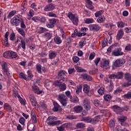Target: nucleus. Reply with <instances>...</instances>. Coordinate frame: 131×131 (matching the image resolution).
<instances>
[{"mask_svg": "<svg viewBox=\"0 0 131 131\" xmlns=\"http://www.w3.org/2000/svg\"><path fill=\"white\" fill-rule=\"evenodd\" d=\"M63 125L64 126V128H70V127L72 126V123L69 122L64 123L63 124Z\"/></svg>", "mask_w": 131, "mask_h": 131, "instance_id": "nucleus-44", "label": "nucleus"}, {"mask_svg": "<svg viewBox=\"0 0 131 131\" xmlns=\"http://www.w3.org/2000/svg\"><path fill=\"white\" fill-rule=\"evenodd\" d=\"M125 63V59H117L114 63V66L115 67H120V66H122L123 64Z\"/></svg>", "mask_w": 131, "mask_h": 131, "instance_id": "nucleus-9", "label": "nucleus"}, {"mask_svg": "<svg viewBox=\"0 0 131 131\" xmlns=\"http://www.w3.org/2000/svg\"><path fill=\"white\" fill-rule=\"evenodd\" d=\"M20 42H21V48H23L24 50H25V49H26V43L25 42V41L21 40L20 41Z\"/></svg>", "mask_w": 131, "mask_h": 131, "instance_id": "nucleus-53", "label": "nucleus"}, {"mask_svg": "<svg viewBox=\"0 0 131 131\" xmlns=\"http://www.w3.org/2000/svg\"><path fill=\"white\" fill-rule=\"evenodd\" d=\"M101 119V116H97L95 117L93 119H92V123L96 124L97 122H99L100 121V120Z\"/></svg>", "mask_w": 131, "mask_h": 131, "instance_id": "nucleus-29", "label": "nucleus"}, {"mask_svg": "<svg viewBox=\"0 0 131 131\" xmlns=\"http://www.w3.org/2000/svg\"><path fill=\"white\" fill-rule=\"evenodd\" d=\"M82 110H83V107L81 105H76L73 108V111L75 113H81Z\"/></svg>", "mask_w": 131, "mask_h": 131, "instance_id": "nucleus-17", "label": "nucleus"}, {"mask_svg": "<svg viewBox=\"0 0 131 131\" xmlns=\"http://www.w3.org/2000/svg\"><path fill=\"white\" fill-rule=\"evenodd\" d=\"M75 68L77 72H86V70H84L81 67H78L77 66H75Z\"/></svg>", "mask_w": 131, "mask_h": 131, "instance_id": "nucleus-28", "label": "nucleus"}, {"mask_svg": "<svg viewBox=\"0 0 131 131\" xmlns=\"http://www.w3.org/2000/svg\"><path fill=\"white\" fill-rule=\"evenodd\" d=\"M123 34H124V32L122 29H121L118 32V34L116 36L117 39L118 40H119V39H121V38H122V36H123Z\"/></svg>", "mask_w": 131, "mask_h": 131, "instance_id": "nucleus-20", "label": "nucleus"}, {"mask_svg": "<svg viewBox=\"0 0 131 131\" xmlns=\"http://www.w3.org/2000/svg\"><path fill=\"white\" fill-rule=\"evenodd\" d=\"M47 20V19H46V17L45 16H41L39 17V22H41V23H45L46 21Z\"/></svg>", "mask_w": 131, "mask_h": 131, "instance_id": "nucleus-48", "label": "nucleus"}, {"mask_svg": "<svg viewBox=\"0 0 131 131\" xmlns=\"http://www.w3.org/2000/svg\"><path fill=\"white\" fill-rule=\"evenodd\" d=\"M73 60L74 61V63H77L78 61H79V57L77 56H75L73 57Z\"/></svg>", "mask_w": 131, "mask_h": 131, "instance_id": "nucleus-64", "label": "nucleus"}, {"mask_svg": "<svg viewBox=\"0 0 131 131\" xmlns=\"http://www.w3.org/2000/svg\"><path fill=\"white\" fill-rule=\"evenodd\" d=\"M57 119L56 117H55L53 116H50L48 118L47 121H49L47 123L48 125L51 126H54V125H59L60 124V121H55Z\"/></svg>", "mask_w": 131, "mask_h": 131, "instance_id": "nucleus-2", "label": "nucleus"}, {"mask_svg": "<svg viewBox=\"0 0 131 131\" xmlns=\"http://www.w3.org/2000/svg\"><path fill=\"white\" fill-rule=\"evenodd\" d=\"M58 130L59 131H64L65 130V127L64 124L59 127H57Z\"/></svg>", "mask_w": 131, "mask_h": 131, "instance_id": "nucleus-56", "label": "nucleus"}, {"mask_svg": "<svg viewBox=\"0 0 131 131\" xmlns=\"http://www.w3.org/2000/svg\"><path fill=\"white\" fill-rule=\"evenodd\" d=\"M68 98L64 94H59L58 95V101L60 102L61 105L62 106H67V100Z\"/></svg>", "mask_w": 131, "mask_h": 131, "instance_id": "nucleus-4", "label": "nucleus"}, {"mask_svg": "<svg viewBox=\"0 0 131 131\" xmlns=\"http://www.w3.org/2000/svg\"><path fill=\"white\" fill-rule=\"evenodd\" d=\"M123 78V72H118L116 74V78L117 79H121V78Z\"/></svg>", "mask_w": 131, "mask_h": 131, "instance_id": "nucleus-27", "label": "nucleus"}, {"mask_svg": "<svg viewBox=\"0 0 131 131\" xmlns=\"http://www.w3.org/2000/svg\"><path fill=\"white\" fill-rule=\"evenodd\" d=\"M77 128H83V127H85V124L82 123H78L76 125Z\"/></svg>", "mask_w": 131, "mask_h": 131, "instance_id": "nucleus-36", "label": "nucleus"}, {"mask_svg": "<svg viewBox=\"0 0 131 131\" xmlns=\"http://www.w3.org/2000/svg\"><path fill=\"white\" fill-rule=\"evenodd\" d=\"M103 15V10H100L95 13V17H99V16H102Z\"/></svg>", "mask_w": 131, "mask_h": 131, "instance_id": "nucleus-46", "label": "nucleus"}, {"mask_svg": "<svg viewBox=\"0 0 131 131\" xmlns=\"http://www.w3.org/2000/svg\"><path fill=\"white\" fill-rule=\"evenodd\" d=\"M20 19H19L18 17L14 16L13 18H12L10 21L11 24H12V25H14L15 26H19L20 25Z\"/></svg>", "mask_w": 131, "mask_h": 131, "instance_id": "nucleus-10", "label": "nucleus"}, {"mask_svg": "<svg viewBox=\"0 0 131 131\" xmlns=\"http://www.w3.org/2000/svg\"><path fill=\"white\" fill-rule=\"evenodd\" d=\"M54 107L53 110L54 112H57V111H62V107L59 105L57 102H53Z\"/></svg>", "mask_w": 131, "mask_h": 131, "instance_id": "nucleus-14", "label": "nucleus"}, {"mask_svg": "<svg viewBox=\"0 0 131 131\" xmlns=\"http://www.w3.org/2000/svg\"><path fill=\"white\" fill-rule=\"evenodd\" d=\"M121 91H122V90H121V88H118L114 92V95H118V94H119L121 92Z\"/></svg>", "mask_w": 131, "mask_h": 131, "instance_id": "nucleus-52", "label": "nucleus"}, {"mask_svg": "<svg viewBox=\"0 0 131 131\" xmlns=\"http://www.w3.org/2000/svg\"><path fill=\"white\" fill-rule=\"evenodd\" d=\"M86 3L89 5V9L90 10H94V7L93 6V2L91 1V0H85Z\"/></svg>", "mask_w": 131, "mask_h": 131, "instance_id": "nucleus-31", "label": "nucleus"}, {"mask_svg": "<svg viewBox=\"0 0 131 131\" xmlns=\"http://www.w3.org/2000/svg\"><path fill=\"white\" fill-rule=\"evenodd\" d=\"M79 101V99L77 97H75L73 99L72 98L71 99V103H74V104H76V103H78Z\"/></svg>", "mask_w": 131, "mask_h": 131, "instance_id": "nucleus-37", "label": "nucleus"}, {"mask_svg": "<svg viewBox=\"0 0 131 131\" xmlns=\"http://www.w3.org/2000/svg\"><path fill=\"white\" fill-rule=\"evenodd\" d=\"M56 21H57V19H56V18L49 19V23L47 24V27H48V28H54V25L56 24Z\"/></svg>", "mask_w": 131, "mask_h": 131, "instance_id": "nucleus-16", "label": "nucleus"}, {"mask_svg": "<svg viewBox=\"0 0 131 131\" xmlns=\"http://www.w3.org/2000/svg\"><path fill=\"white\" fill-rule=\"evenodd\" d=\"M95 20L93 18H86L85 19V23L86 24H91L92 23H94Z\"/></svg>", "mask_w": 131, "mask_h": 131, "instance_id": "nucleus-33", "label": "nucleus"}, {"mask_svg": "<svg viewBox=\"0 0 131 131\" xmlns=\"http://www.w3.org/2000/svg\"><path fill=\"white\" fill-rule=\"evenodd\" d=\"M54 9H55V5L53 4H50L45 7L44 11H46V12H48V11H53Z\"/></svg>", "mask_w": 131, "mask_h": 131, "instance_id": "nucleus-19", "label": "nucleus"}, {"mask_svg": "<svg viewBox=\"0 0 131 131\" xmlns=\"http://www.w3.org/2000/svg\"><path fill=\"white\" fill-rule=\"evenodd\" d=\"M122 49L120 48H117L113 52H112V56H115V57H118L119 56H122L123 55V52H122Z\"/></svg>", "mask_w": 131, "mask_h": 131, "instance_id": "nucleus-8", "label": "nucleus"}, {"mask_svg": "<svg viewBox=\"0 0 131 131\" xmlns=\"http://www.w3.org/2000/svg\"><path fill=\"white\" fill-rule=\"evenodd\" d=\"M54 41L57 45H60V43H61V42H62V41H61V38H60V37H58V36L54 37Z\"/></svg>", "mask_w": 131, "mask_h": 131, "instance_id": "nucleus-34", "label": "nucleus"}, {"mask_svg": "<svg viewBox=\"0 0 131 131\" xmlns=\"http://www.w3.org/2000/svg\"><path fill=\"white\" fill-rule=\"evenodd\" d=\"M36 69L39 73L41 72V66L40 64L36 65Z\"/></svg>", "mask_w": 131, "mask_h": 131, "instance_id": "nucleus-61", "label": "nucleus"}, {"mask_svg": "<svg viewBox=\"0 0 131 131\" xmlns=\"http://www.w3.org/2000/svg\"><path fill=\"white\" fill-rule=\"evenodd\" d=\"M18 32L23 36V37H25V33L24 32V30L21 28H19L17 30Z\"/></svg>", "mask_w": 131, "mask_h": 131, "instance_id": "nucleus-45", "label": "nucleus"}, {"mask_svg": "<svg viewBox=\"0 0 131 131\" xmlns=\"http://www.w3.org/2000/svg\"><path fill=\"white\" fill-rule=\"evenodd\" d=\"M108 43V40L107 38H104V40L102 41V48H105L106 46H107Z\"/></svg>", "mask_w": 131, "mask_h": 131, "instance_id": "nucleus-51", "label": "nucleus"}, {"mask_svg": "<svg viewBox=\"0 0 131 131\" xmlns=\"http://www.w3.org/2000/svg\"><path fill=\"white\" fill-rule=\"evenodd\" d=\"M104 100L106 102H109L111 100V96L109 95H106L104 96Z\"/></svg>", "mask_w": 131, "mask_h": 131, "instance_id": "nucleus-49", "label": "nucleus"}, {"mask_svg": "<svg viewBox=\"0 0 131 131\" xmlns=\"http://www.w3.org/2000/svg\"><path fill=\"white\" fill-rule=\"evenodd\" d=\"M125 50H126L127 52H129L131 51V45H128L125 48Z\"/></svg>", "mask_w": 131, "mask_h": 131, "instance_id": "nucleus-63", "label": "nucleus"}, {"mask_svg": "<svg viewBox=\"0 0 131 131\" xmlns=\"http://www.w3.org/2000/svg\"><path fill=\"white\" fill-rule=\"evenodd\" d=\"M19 122L21 124H24L25 123V119L24 117H20L19 119Z\"/></svg>", "mask_w": 131, "mask_h": 131, "instance_id": "nucleus-59", "label": "nucleus"}, {"mask_svg": "<svg viewBox=\"0 0 131 131\" xmlns=\"http://www.w3.org/2000/svg\"><path fill=\"white\" fill-rule=\"evenodd\" d=\"M65 94L67 97H69L70 99H72V96L71 95V93H70V91H68L65 92Z\"/></svg>", "mask_w": 131, "mask_h": 131, "instance_id": "nucleus-57", "label": "nucleus"}, {"mask_svg": "<svg viewBox=\"0 0 131 131\" xmlns=\"http://www.w3.org/2000/svg\"><path fill=\"white\" fill-rule=\"evenodd\" d=\"M9 34H10V33H9V32H7L5 35V38L4 39V40H2V43L4 46H5V47H9V46H10V45L9 44L8 38L9 36Z\"/></svg>", "mask_w": 131, "mask_h": 131, "instance_id": "nucleus-13", "label": "nucleus"}, {"mask_svg": "<svg viewBox=\"0 0 131 131\" xmlns=\"http://www.w3.org/2000/svg\"><path fill=\"white\" fill-rule=\"evenodd\" d=\"M111 108L113 110V111H114V112L117 113V114H120L121 112L123 111V110H122V108H120V107H119L117 105H113L111 107Z\"/></svg>", "mask_w": 131, "mask_h": 131, "instance_id": "nucleus-12", "label": "nucleus"}, {"mask_svg": "<svg viewBox=\"0 0 131 131\" xmlns=\"http://www.w3.org/2000/svg\"><path fill=\"white\" fill-rule=\"evenodd\" d=\"M31 116L33 123H36V122H37V120H36V116L33 111H31Z\"/></svg>", "mask_w": 131, "mask_h": 131, "instance_id": "nucleus-24", "label": "nucleus"}, {"mask_svg": "<svg viewBox=\"0 0 131 131\" xmlns=\"http://www.w3.org/2000/svg\"><path fill=\"white\" fill-rule=\"evenodd\" d=\"M7 65L8 64H7V62H4L3 65H2V69L4 72H8V69H7Z\"/></svg>", "mask_w": 131, "mask_h": 131, "instance_id": "nucleus-40", "label": "nucleus"}, {"mask_svg": "<svg viewBox=\"0 0 131 131\" xmlns=\"http://www.w3.org/2000/svg\"><path fill=\"white\" fill-rule=\"evenodd\" d=\"M83 106L86 111L91 110V102L89 98H85L83 101Z\"/></svg>", "mask_w": 131, "mask_h": 131, "instance_id": "nucleus-7", "label": "nucleus"}, {"mask_svg": "<svg viewBox=\"0 0 131 131\" xmlns=\"http://www.w3.org/2000/svg\"><path fill=\"white\" fill-rule=\"evenodd\" d=\"M105 19L104 16H102L101 17H99L97 19V22L98 23H103V22L105 21Z\"/></svg>", "mask_w": 131, "mask_h": 131, "instance_id": "nucleus-35", "label": "nucleus"}, {"mask_svg": "<svg viewBox=\"0 0 131 131\" xmlns=\"http://www.w3.org/2000/svg\"><path fill=\"white\" fill-rule=\"evenodd\" d=\"M125 24L122 21H119L117 23V26L120 28H123L124 27Z\"/></svg>", "mask_w": 131, "mask_h": 131, "instance_id": "nucleus-43", "label": "nucleus"}, {"mask_svg": "<svg viewBox=\"0 0 131 131\" xmlns=\"http://www.w3.org/2000/svg\"><path fill=\"white\" fill-rule=\"evenodd\" d=\"M58 80L55 81L53 84L55 86H58L60 92H64L66 90V84L62 83V81L66 80V72L65 71H60L58 73Z\"/></svg>", "mask_w": 131, "mask_h": 131, "instance_id": "nucleus-1", "label": "nucleus"}, {"mask_svg": "<svg viewBox=\"0 0 131 131\" xmlns=\"http://www.w3.org/2000/svg\"><path fill=\"white\" fill-rule=\"evenodd\" d=\"M83 120L85 121V122H88L89 123H93V119H91L90 117H85L83 119Z\"/></svg>", "mask_w": 131, "mask_h": 131, "instance_id": "nucleus-32", "label": "nucleus"}, {"mask_svg": "<svg viewBox=\"0 0 131 131\" xmlns=\"http://www.w3.org/2000/svg\"><path fill=\"white\" fill-rule=\"evenodd\" d=\"M101 61V58L100 57H97L94 61L95 64L96 66H98L99 62Z\"/></svg>", "mask_w": 131, "mask_h": 131, "instance_id": "nucleus-62", "label": "nucleus"}, {"mask_svg": "<svg viewBox=\"0 0 131 131\" xmlns=\"http://www.w3.org/2000/svg\"><path fill=\"white\" fill-rule=\"evenodd\" d=\"M125 120H126V117H124L123 116H121L119 119V121L121 125H124V122Z\"/></svg>", "mask_w": 131, "mask_h": 131, "instance_id": "nucleus-26", "label": "nucleus"}, {"mask_svg": "<svg viewBox=\"0 0 131 131\" xmlns=\"http://www.w3.org/2000/svg\"><path fill=\"white\" fill-rule=\"evenodd\" d=\"M32 91L37 95H40L42 94V90H39V88L36 85H33L32 86Z\"/></svg>", "mask_w": 131, "mask_h": 131, "instance_id": "nucleus-15", "label": "nucleus"}, {"mask_svg": "<svg viewBox=\"0 0 131 131\" xmlns=\"http://www.w3.org/2000/svg\"><path fill=\"white\" fill-rule=\"evenodd\" d=\"M30 99L32 103V105L34 106V107H35V106L37 105V102H36V100H35L34 96L32 95H30Z\"/></svg>", "mask_w": 131, "mask_h": 131, "instance_id": "nucleus-22", "label": "nucleus"}, {"mask_svg": "<svg viewBox=\"0 0 131 131\" xmlns=\"http://www.w3.org/2000/svg\"><path fill=\"white\" fill-rule=\"evenodd\" d=\"M81 76L83 77V79H85L87 81H92V80H93V78L87 74H81Z\"/></svg>", "mask_w": 131, "mask_h": 131, "instance_id": "nucleus-23", "label": "nucleus"}, {"mask_svg": "<svg viewBox=\"0 0 131 131\" xmlns=\"http://www.w3.org/2000/svg\"><path fill=\"white\" fill-rule=\"evenodd\" d=\"M20 23L21 28H22V29H25V28H26V26L24 23V20H23V19H20Z\"/></svg>", "mask_w": 131, "mask_h": 131, "instance_id": "nucleus-42", "label": "nucleus"}, {"mask_svg": "<svg viewBox=\"0 0 131 131\" xmlns=\"http://www.w3.org/2000/svg\"><path fill=\"white\" fill-rule=\"evenodd\" d=\"M83 91L85 94H88V96L91 97V95H90V86L88 84H84Z\"/></svg>", "mask_w": 131, "mask_h": 131, "instance_id": "nucleus-21", "label": "nucleus"}, {"mask_svg": "<svg viewBox=\"0 0 131 131\" xmlns=\"http://www.w3.org/2000/svg\"><path fill=\"white\" fill-rule=\"evenodd\" d=\"M44 37L47 39H51L52 37V34L50 33L47 32L45 33Z\"/></svg>", "mask_w": 131, "mask_h": 131, "instance_id": "nucleus-39", "label": "nucleus"}, {"mask_svg": "<svg viewBox=\"0 0 131 131\" xmlns=\"http://www.w3.org/2000/svg\"><path fill=\"white\" fill-rule=\"evenodd\" d=\"M94 104L96 107H99L101 105V102L99 100H95L94 101Z\"/></svg>", "mask_w": 131, "mask_h": 131, "instance_id": "nucleus-47", "label": "nucleus"}, {"mask_svg": "<svg viewBox=\"0 0 131 131\" xmlns=\"http://www.w3.org/2000/svg\"><path fill=\"white\" fill-rule=\"evenodd\" d=\"M90 29L91 31H99L101 29V27L99 25H92Z\"/></svg>", "mask_w": 131, "mask_h": 131, "instance_id": "nucleus-18", "label": "nucleus"}, {"mask_svg": "<svg viewBox=\"0 0 131 131\" xmlns=\"http://www.w3.org/2000/svg\"><path fill=\"white\" fill-rule=\"evenodd\" d=\"M109 60H102L100 62V67H101V68H104L105 69H108V68H109Z\"/></svg>", "mask_w": 131, "mask_h": 131, "instance_id": "nucleus-11", "label": "nucleus"}, {"mask_svg": "<svg viewBox=\"0 0 131 131\" xmlns=\"http://www.w3.org/2000/svg\"><path fill=\"white\" fill-rule=\"evenodd\" d=\"M115 125V121H114V120H111L109 122L110 127H113V126H114Z\"/></svg>", "mask_w": 131, "mask_h": 131, "instance_id": "nucleus-55", "label": "nucleus"}, {"mask_svg": "<svg viewBox=\"0 0 131 131\" xmlns=\"http://www.w3.org/2000/svg\"><path fill=\"white\" fill-rule=\"evenodd\" d=\"M19 77L20 78H22L23 79H25V80H26L27 79V78L26 77V76H25V74L23 73H19Z\"/></svg>", "mask_w": 131, "mask_h": 131, "instance_id": "nucleus-54", "label": "nucleus"}, {"mask_svg": "<svg viewBox=\"0 0 131 131\" xmlns=\"http://www.w3.org/2000/svg\"><path fill=\"white\" fill-rule=\"evenodd\" d=\"M3 56L7 59H15L18 57V54L13 51H6L4 53Z\"/></svg>", "mask_w": 131, "mask_h": 131, "instance_id": "nucleus-3", "label": "nucleus"}, {"mask_svg": "<svg viewBox=\"0 0 131 131\" xmlns=\"http://www.w3.org/2000/svg\"><path fill=\"white\" fill-rule=\"evenodd\" d=\"M79 46L80 48H82L84 46H85V38H83V40L79 42Z\"/></svg>", "mask_w": 131, "mask_h": 131, "instance_id": "nucleus-41", "label": "nucleus"}, {"mask_svg": "<svg viewBox=\"0 0 131 131\" xmlns=\"http://www.w3.org/2000/svg\"><path fill=\"white\" fill-rule=\"evenodd\" d=\"M15 38H16V35H15V33H14V32H13L12 33H11L10 34V40H14V39H15Z\"/></svg>", "mask_w": 131, "mask_h": 131, "instance_id": "nucleus-60", "label": "nucleus"}, {"mask_svg": "<svg viewBox=\"0 0 131 131\" xmlns=\"http://www.w3.org/2000/svg\"><path fill=\"white\" fill-rule=\"evenodd\" d=\"M4 108L5 110L7 111L8 112L11 113L12 112V107H11V106L9 105L8 103H5L4 106Z\"/></svg>", "mask_w": 131, "mask_h": 131, "instance_id": "nucleus-25", "label": "nucleus"}, {"mask_svg": "<svg viewBox=\"0 0 131 131\" xmlns=\"http://www.w3.org/2000/svg\"><path fill=\"white\" fill-rule=\"evenodd\" d=\"M57 53L55 51H52L49 53L50 59H54L56 58Z\"/></svg>", "mask_w": 131, "mask_h": 131, "instance_id": "nucleus-30", "label": "nucleus"}, {"mask_svg": "<svg viewBox=\"0 0 131 131\" xmlns=\"http://www.w3.org/2000/svg\"><path fill=\"white\" fill-rule=\"evenodd\" d=\"M125 79L128 82L124 83L123 84V86H124L125 88L130 86V85H131V75H130V74H129V73L125 74Z\"/></svg>", "mask_w": 131, "mask_h": 131, "instance_id": "nucleus-5", "label": "nucleus"}, {"mask_svg": "<svg viewBox=\"0 0 131 131\" xmlns=\"http://www.w3.org/2000/svg\"><path fill=\"white\" fill-rule=\"evenodd\" d=\"M95 56H96L95 52L91 53L89 56V60H93L95 58Z\"/></svg>", "mask_w": 131, "mask_h": 131, "instance_id": "nucleus-58", "label": "nucleus"}, {"mask_svg": "<svg viewBox=\"0 0 131 131\" xmlns=\"http://www.w3.org/2000/svg\"><path fill=\"white\" fill-rule=\"evenodd\" d=\"M68 17L70 18V20H71L74 24V25H78V18L75 17L74 14L71 13V12H69L68 15Z\"/></svg>", "mask_w": 131, "mask_h": 131, "instance_id": "nucleus-6", "label": "nucleus"}, {"mask_svg": "<svg viewBox=\"0 0 131 131\" xmlns=\"http://www.w3.org/2000/svg\"><path fill=\"white\" fill-rule=\"evenodd\" d=\"M15 14H16V11H12L11 12L9 13V14L7 16V18H11V17H13V16H14Z\"/></svg>", "mask_w": 131, "mask_h": 131, "instance_id": "nucleus-50", "label": "nucleus"}, {"mask_svg": "<svg viewBox=\"0 0 131 131\" xmlns=\"http://www.w3.org/2000/svg\"><path fill=\"white\" fill-rule=\"evenodd\" d=\"M124 99H131V92H127V94L123 95Z\"/></svg>", "mask_w": 131, "mask_h": 131, "instance_id": "nucleus-38", "label": "nucleus"}]
</instances>
